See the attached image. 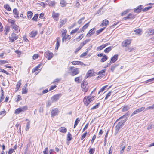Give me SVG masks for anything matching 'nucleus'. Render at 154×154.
Returning <instances> with one entry per match:
<instances>
[{
  "instance_id": "nucleus-1",
  "label": "nucleus",
  "mask_w": 154,
  "mask_h": 154,
  "mask_svg": "<svg viewBox=\"0 0 154 154\" xmlns=\"http://www.w3.org/2000/svg\"><path fill=\"white\" fill-rule=\"evenodd\" d=\"M68 71L70 74L72 76L75 75L79 72V69L77 68H75L73 66L70 67Z\"/></svg>"
},
{
  "instance_id": "nucleus-2",
  "label": "nucleus",
  "mask_w": 154,
  "mask_h": 154,
  "mask_svg": "<svg viewBox=\"0 0 154 154\" xmlns=\"http://www.w3.org/2000/svg\"><path fill=\"white\" fill-rule=\"evenodd\" d=\"M27 106H24L16 109L14 111V113L16 115H18L20 113H23L27 110Z\"/></svg>"
},
{
  "instance_id": "nucleus-3",
  "label": "nucleus",
  "mask_w": 154,
  "mask_h": 154,
  "mask_svg": "<svg viewBox=\"0 0 154 154\" xmlns=\"http://www.w3.org/2000/svg\"><path fill=\"white\" fill-rule=\"evenodd\" d=\"M94 100V97L91 96L85 97L84 98L83 101L85 105L88 106L91 102Z\"/></svg>"
},
{
  "instance_id": "nucleus-4",
  "label": "nucleus",
  "mask_w": 154,
  "mask_h": 154,
  "mask_svg": "<svg viewBox=\"0 0 154 154\" xmlns=\"http://www.w3.org/2000/svg\"><path fill=\"white\" fill-rule=\"evenodd\" d=\"M128 117V114L126 113L125 115H123L122 116L120 117L119 119L117 120V121H120V122H122L123 124H124V123L126 122V121L127 120Z\"/></svg>"
},
{
  "instance_id": "nucleus-5",
  "label": "nucleus",
  "mask_w": 154,
  "mask_h": 154,
  "mask_svg": "<svg viewBox=\"0 0 154 154\" xmlns=\"http://www.w3.org/2000/svg\"><path fill=\"white\" fill-rule=\"evenodd\" d=\"M61 96V94H58L54 95L51 97V100L52 101V102L54 103L57 101Z\"/></svg>"
},
{
  "instance_id": "nucleus-6",
  "label": "nucleus",
  "mask_w": 154,
  "mask_h": 154,
  "mask_svg": "<svg viewBox=\"0 0 154 154\" xmlns=\"http://www.w3.org/2000/svg\"><path fill=\"white\" fill-rule=\"evenodd\" d=\"M18 38V36L16 35L14 33H13L11 34V35L9 37V39L10 42H12L14 41L17 39Z\"/></svg>"
},
{
  "instance_id": "nucleus-7",
  "label": "nucleus",
  "mask_w": 154,
  "mask_h": 154,
  "mask_svg": "<svg viewBox=\"0 0 154 154\" xmlns=\"http://www.w3.org/2000/svg\"><path fill=\"white\" fill-rule=\"evenodd\" d=\"M44 55L45 57L49 60L52 58L53 56V54L48 50L45 53Z\"/></svg>"
},
{
  "instance_id": "nucleus-8",
  "label": "nucleus",
  "mask_w": 154,
  "mask_h": 154,
  "mask_svg": "<svg viewBox=\"0 0 154 154\" xmlns=\"http://www.w3.org/2000/svg\"><path fill=\"white\" fill-rule=\"evenodd\" d=\"M124 124L122 122H119L116 125L115 128L116 132L117 133L119 129L122 128Z\"/></svg>"
},
{
  "instance_id": "nucleus-9",
  "label": "nucleus",
  "mask_w": 154,
  "mask_h": 154,
  "mask_svg": "<svg viewBox=\"0 0 154 154\" xmlns=\"http://www.w3.org/2000/svg\"><path fill=\"white\" fill-rule=\"evenodd\" d=\"M145 107H142L134 111L133 113L131 115V117H132L134 115L137 114L139 112H141L145 109Z\"/></svg>"
},
{
  "instance_id": "nucleus-10",
  "label": "nucleus",
  "mask_w": 154,
  "mask_h": 154,
  "mask_svg": "<svg viewBox=\"0 0 154 154\" xmlns=\"http://www.w3.org/2000/svg\"><path fill=\"white\" fill-rule=\"evenodd\" d=\"M131 43V40H126L122 42V46L123 47H126L127 45L130 44Z\"/></svg>"
},
{
  "instance_id": "nucleus-11",
  "label": "nucleus",
  "mask_w": 154,
  "mask_h": 154,
  "mask_svg": "<svg viewBox=\"0 0 154 154\" xmlns=\"http://www.w3.org/2000/svg\"><path fill=\"white\" fill-rule=\"evenodd\" d=\"M94 75L95 74L94 71L91 70H89L86 74V76L87 78L92 76Z\"/></svg>"
},
{
  "instance_id": "nucleus-12",
  "label": "nucleus",
  "mask_w": 154,
  "mask_h": 154,
  "mask_svg": "<svg viewBox=\"0 0 154 154\" xmlns=\"http://www.w3.org/2000/svg\"><path fill=\"white\" fill-rule=\"evenodd\" d=\"M94 29L95 28H94L90 29L87 34L86 36L89 37L92 35L95 32V31H94Z\"/></svg>"
},
{
  "instance_id": "nucleus-13",
  "label": "nucleus",
  "mask_w": 154,
  "mask_h": 154,
  "mask_svg": "<svg viewBox=\"0 0 154 154\" xmlns=\"http://www.w3.org/2000/svg\"><path fill=\"white\" fill-rule=\"evenodd\" d=\"M118 55L116 54L114 55L111 58L110 63H112L116 62L118 59Z\"/></svg>"
},
{
  "instance_id": "nucleus-14",
  "label": "nucleus",
  "mask_w": 154,
  "mask_h": 154,
  "mask_svg": "<svg viewBox=\"0 0 154 154\" xmlns=\"http://www.w3.org/2000/svg\"><path fill=\"white\" fill-rule=\"evenodd\" d=\"M135 15L131 13H130L127 17L123 18L124 20L132 19L134 18Z\"/></svg>"
},
{
  "instance_id": "nucleus-15",
  "label": "nucleus",
  "mask_w": 154,
  "mask_h": 154,
  "mask_svg": "<svg viewBox=\"0 0 154 154\" xmlns=\"http://www.w3.org/2000/svg\"><path fill=\"white\" fill-rule=\"evenodd\" d=\"M135 48L131 47H126L125 48V51H126L131 52L134 51V50H135Z\"/></svg>"
},
{
  "instance_id": "nucleus-16",
  "label": "nucleus",
  "mask_w": 154,
  "mask_h": 154,
  "mask_svg": "<svg viewBox=\"0 0 154 154\" xmlns=\"http://www.w3.org/2000/svg\"><path fill=\"white\" fill-rule=\"evenodd\" d=\"M13 12L14 14V17L16 18H18L19 17V13L17 10L16 8H14L13 9Z\"/></svg>"
},
{
  "instance_id": "nucleus-17",
  "label": "nucleus",
  "mask_w": 154,
  "mask_h": 154,
  "mask_svg": "<svg viewBox=\"0 0 154 154\" xmlns=\"http://www.w3.org/2000/svg\"><path fill=\"white\" fill-rule=\"evenodd\" d=\"M142 5H140L137 8L134 9V12L136 13H139L141 12V11L142 9Z\"/></svg>"
},
{
  "instance_id": "nucleus-18",
  "label": "nucleus",
  "mask_w": 154,
  "mask_h": 154,
  "mask_svg": "<svg viewBox=\"0 0 154 154\" xmlns=\"http://www.w3.org/2000/svg\"><path fill=\"white\" fill-rule=\"evenodd\" d=\"M109 23V21L106 19L104 20L103 21L102 23L101 24L100 26H106L108 25Z\"/></svg>"
},
{
  "instance_id": "nucleus-19",
  "label": "nucleus",
  "mask_w": 154,
  "mask_h": 154,
  "mask_svg": "<svg viewBox=\"0 0 154 154\" xmlns=\"http://www.w3.org/2000/svg\"><path fill=\"white\" fill-rule=\"evenodd\" d=\"M71 63L73 65H82L84 64L83 63L80 61H73L71 62Z\"/></svg>"
},
{
  "instance_id": "nucleus-20",
  "label": "nucleus",
  "mask_w": 154,
  "mask_h": 154,
  "mask_svg": "<svg viewBox=\"0 0 154 154\" xmlns=\"http://www.w3.org/2000/svg\"><path fill=\"white\" fill-rule=\"evenodd\" d=\"M142 30L140 29H137L134 30V32H135L136 35L140 36L141 34Z\"/></svg>"
},
{
  "instance_id": "nucleus-21",
  "label": "nucleus",
  "mask_w": 154,
  "mask_h": 154,
  "mask_svg": "<svg viewBox=\"0 0 154 154\" xmlns=\"http://www.w3.org/2000/svg\"><path fill=\"white\" fill-rule=\"evenodd\" d=\"M113 48L112 46H109L106 48L104 51L105 53H108Z\"/></svg>"
},
{
  "instance_id": "nucleus-22",
  "label": "nucleus",
  "mask_w": 154,
  "mask_h": 154,
  "mask_svg": "<svg viewBox=\"0 0 154 154\" xmlns=\"http://www.w3.org/2000/svg\"><path fill=\"white\" fill-rule=\"evenodd\" d=\"M37 31H32L30 34V37H35L37 35Z\"/></svg>"
},
{
  "instance_id": "nucleus-23",
  "label": "nucleus",
  "mask_w": 154,
  "mask_h": 154,
  "mask_svg": "<svg viewBox=\"0 0 154 154\" xmlns=\"http://www.w3.org/2000/svg\"><path fill=\"white\" fill-rule=\"evenodd\" d=\"M59 130L60 132L63 133H65L67 131V129L66 128L64 127H61L60 128Z\"/></svg>"
},
{
  "instance_id": "nucleus-24",
  "label": "nucleus",
  "mask_w": 154,
  "mask_h": 154,
  "mask_svg": "<svg viewBox=\"0 0 154 154\" xmlns=\"http://www.w3.org/2000/svg\"><path fill=\"white\" fill-rule=\"evenodd\" d=\"M67 20L66 19H65L61 20L60 22V27H61L64 24L67 22Z\"/></svg>"
},
{
  "instance_id": "nucleus-25",
  "label": "nucleus",
  "mask_w": 154,
  "mask_h": 154,
  "mask_svg": "<svg viewBox=\"0 0 154 154\" xmlns=\"http://www.w3.org/2000/svg\"><path fill=\"white\" fill-rule=\"evenodd\" d=\"M13 29H14L16 32H18L19 31V27L16 24L11 27Z\"/></svg>"
},
{
  "instance_id": "nucleus-26",
  "label": "nucleus",
  "mask_w": 154,
  "mask_h": 154,
  "mask_svg": "<svg viewBox=\"0 0 154 154\" xmlns=\"http://www.w3.org/2000/svg\"><path fill=\"white\" fill-rule=\"evenodd\" d=\"M58 110V109H55L52 110L51 111V115L52 116H54L57 115V113Z\"/></svg>"
},
{
  "instance_id": "nucleus-27",
  "label": "nucleus",
  "mask_w": 154,
  "mask_h": 154,
  "mask_svg": "<svg viewBox=\"0 0 154 154\" xmlns=\"http://www.w3.org/2000/svg\"><path fill=\"white\" fill-rule=\"evenodd\" d=\"M107 56L105 55H104L103 56V58L101 59L100 62H103L106 61L107 60Z\"/></svg>"
},
{
  "instance_id": "nucleus-28",
  "label": "nucleus",
  "mask_w": 154,
  "mask_h": 154,
  "mask_svg": "<svg viewBox=\"0 0 154 154\" xmlns=\"http://www.w3.org/2000/svg\"><path fill=\"white\" fill-rule=\"evenodd\" d=\"M66 2L64 0H61L60 5L62 7H63L66 5Z\"/></svg>"
},
{
  "instance_id": "nucleus-29",
  "label": "nucleus",
  "mask_w": 154,
  "mask_h": 154,
  "mask_svg": "<svg viewBox=\"0 0 154 154\" xmlns=\"http://www.w3.org/2000/svg\"><path fill=\"white\" fill-rule=\"evenodd\" d=\"M28 88L27 87H23L22 89V93L26 94L27 92Z\"/></svg>"
},
{
  "instance_id": "nucleus-30",
  "label": "nucleus",
  "mask_w": 154,
  "mask_h": 154,
  "mask_svg": "<svg viewBox=\"0 0 154 154\" xmlns=\"http://www.w3.org/2000/svg\"><path fill=\"white\" fill-rule=\"evenodd\" d=\"M4 8L8 11H10L11 10V7L8 4H5L4 5Z\"/></svg>"
},
{
  "instance_id": "nucleus-31",
  "label": "nucleus",
  "mask_w": 154,
  "mask_h": 154,
  "mask_svg": "<svg viewBox=\"0 0 154 154\" xmlns=\"http://www.w3.org/2000/svg\"><path fill=\"white\" fill-rule=\"evenodd\" d=\"M33 13L31 11H28L27 12V17L29 19H30L32 16Z\"/></svg>"
},
{
  "instance_id": "nucleus-32",
  "label": "nucleus",
  "mask_w": 154,
  "mask_h": 154,
  "mask_svg": "<svg viewBox=\"0 0 154 154\" xmlns=\"http://www.w3.org/2000/svg\"><path fill=\"white\" fill-rule=\"evenodd\" d=\"M15 21L11 19H9L8 20V22L11 24L10 26L11 27H12L13 26L15 25Z\"/></svg>"
},
{
  "instance_id": "nucleus-33",
  "label": "nucleus",
  "mask_w": 154,
  "mask_h": 154,
  "mask_svg": "<svg viewBox=\"0 0 154 154\" xmlns=\"http://www.w3.org/2000/svg\"><path fill=\"white\" fill-rule=\"evenodd\" d=\"M106 47V45L104 44L101 45L100 46H99L97 47V50H101L104 48Z\"/></svg>"
},
{
  "instance_id": "nucleus-34",
  "label": "nucleus",
  "mask_w": 154,
  "mask_h": 154,
  "mask_svg": "<svg viewBox=\"0 0 154 154\" xmlns=\"http://www.w3.org/2000/svg\"><path fill=\"white\" fill-rule=\"evenodd\" d=\"M113 91H110L109 93L107 94L106 97H105V100H107L109 97L111 95L112 93H113Z\"/></svg>"
},
{
  "instance_id": "nucleus-35",
  "label": "nucleus",
  "mask_w": 154,
  "mask_h": 154,
  "mask_svg": "<svg viewBox=\"0 0 154 154\" xmlns=\"http://www.w3.org/2000/svg\"><path fill=\"white\" fill-rule=\"evenodd\" d=\"M26 13L24 12H23L20 14V16L23 18H25L26 17Z\"/></svg>"
},
{
  "instance_id": "nucleus-36",
  "label": "nucleus",
  "mask_w": 154,
  "mask_h": 154,
  "mask_svg": "<svg viewBox=\"0 0 154 154\" xmlns=\"http://www.w3.org/2000/svg\"><path fill=\"white\" fill-rule=\"evenodd\" d=\"M130 108L129 106H125L122 109V111L123 112H125L127 111Z\"/></svg>"
},
{
  "instance_id": "nucleus-37",
  "label": "nucleus",
  "mask_w": 154,
  "mask_h": 154,
  "mask_svg": "<svg viewBox=\"0 0 154 154\" xmlns=\"http://www.w3.org/2000/svg\"><path fill=\"white\" fill-rule=\"evenodd\" d=\"M59 16L58 13H55L53 12L52 13V17L54 18H57Z\"/></svg>"
},
{
  "instance_id": "nucleus-38",
  "label": "nucleus",
  "mask_w": 154,
  "mask_h": 154,
  "mask_svg": "<svg viewBox=\"0 0 154 154\" xmlns=\"http://www.w3.org/2000/svg\"><path fill=\"white\" fill-rule=\"evenodd\" d=\"M9 28L8 26L5 27L4 31L5 32V34L6 35L9 32Z\"/></svg>"
},
{
  "instance_id": "nucleus-39",
  "label": "nucleus",
  "mask_w": 154,
  "mask_h": 154,
  "mask_svg": "<svg viewBox=\"0 0 154 154\" xmlns=\"http://www.w3.org/2000/svg\"><path fill=\"white\" fill-rule=\"evenodd\" d=\"M105 29V28H103L100 29L99 30H97L96 31V34L97 35H98L100 34L101 32H102Z\"/></svg>"
},
{
  "instance_id": "nucleus-40",
  "label": "nucleus",
  "mask_w": 154,
  "mask_h": 154,
  "mask_svg": "<svg viewBox=\"0 0 154 154\" xmlns=\"http://www.w3.org/2000/svg\"><path fill=\"white\" fill-rule=\"evenodd\" d=\"M72 139V135L69 132L67 134V139L68 141H70Z\"/></svg>"
},
{
  "instance_id": "nucleus-41",
  "label": "nucleus",
  "mask_w": 154,
  "mask_h": 154,
  "mask_svg": "<svg viewBox=\"0 0 154 154\" xmlns=\"http://www.w3.org/2000/svg\"><path fill=\"white\" fill-rule=\"evenodd\" d=\"M79 121L80 120L79 119V118H77L75 122V124L74 126V128H75L76 127Z\"/></svg>"
},
{
  "instance_id": "nucleus-42",
  "label": "nucleus",
  "mask_w": 154,
  "mask_h": 154,
  "mask_svg": "<svg viewBox=\"0 0 154 154\" xmlns=\"http://www.w3.org/2000/svg\"><path fill=\"white\" fill-rule=\"evenodd\" d=\"M89 22L88 23H87L85 24L82 27V31H84V30L86 29L89 25Z\"/></svg>"
},
{
  "instance_id": "nucleus-43",
  "label": "nucleus",
  "mask_w": 154,
  "mask_h": 154,
  "mask_svg": "<svg viewBox=\"0 0 154 154\" xmlns=\"http://www.w3.org/2000/svg\"><path fill=\"white\" fill-rule=\"evenodd\" d=\"M55 4V2L54 1L50 2L48 3L49 5L51 7L54 6Z\"/></svg>"
},
{
  "instance_id": "nucleus-44",
  "label": "nucleus",
  "mask_w": 154,
  "mask_h": 154,
  "mask_svg": "<svg viewBox=\"0 0 154 154\" xmlns=\"http://www.w3.org/2000/svg\"><path fill=\"white\" fill-rule=\"evenodd\" d=\"M90 41V39L85 40L83 42L81 43V44H82V45L83 46L85 45L88 42Z\"/></svg>"
},
{
  "instance_id": "nucleus-45",
  "label": "nucleus",
  "mask_w": 154,
  "mask_h": 154,
  "mask_svg": "<svg viewBox=\"0 0 154 154\" xmlns=\"http://www.w3.org/2000/svg\"><path fill=\"white\" fill-rule=\"evenodd\" d=\"M38 14H35L32 18V20H33L36 21H37V18L38 17Z\"/></svg>"
},
{
  "instance_id": "nucleus-46",
  "label": "nucleus",
  "mask_w": 154,
  "mask_h": 154,
  "mask_svg": "<svg viewBox=\"0 0 154 154\" xmlns=\"http://www.w3.org/2000/svg\"><path fill=\"white\" fill-rule=\"evenodd\" d=\"M104 73H105L104 70H102L99 72V74L101 73L100 75V77H103L104 75L103 74Z\"/></svg>"
},
{
  "instance_id": "nucleus-47",
  "label": "nucleus",
  "mask_w": 154,
  "mask_h": 154,
  "mask_svg": "<svg viewBox=\"0 0 154 154\" xmlns=\"http://www.w3.org/2000/svg\"><path fill=\"white\" fill-rule=\"evenodd\" d=\"M95 151V149L94 148H91L89 151V153L90 154H93Z\"/></svg>"
},
{
  "instance_id": "nucleus-48",
  "label": "nucleus",
  "mask_w": 154,
  "mask_h": 154,
  "mask_svg": "<svg viewBox=\"0 0 154 154\" xmlns=\"http://www.w3.org/2000/svg\"><path fill=\"white\" fill-rule=\"evenodd\" d=\"M82 34L80 35V36H79L78 37L76 38V41H79L80 39H82L83 37V36H82Z\"/></svg>"
},
{
  "instance_id": "nucleus-49",
  "label": "nucleus",
  "mask_w": 154,
  "mask_h": 154,
  "mask_svg": "<svg viewBox=\"0 0 154 154\" xmlns=\"http://www.w3.org/2000/svg\"><path fill=\"white\" fill-rule=\"evenodd\" d=\"M151 8V6H149L146 7L142 10V11L144 12L146 11H147L149 10Z\"/></svg>"
},
{
  "instance_id": "nucleus-50",
  "label": "nucleus",
  "mask_w": 154,
  "mask_h": 154,
  "mask_svg": "<svg viewBox=\"0 0 154 154\" xmlns=\"http://www.w3.org/2000/svg\"><path fill=\"white\" fill-rule=\"evenodd\" d=\"M0 72L5 73L7 75H10V74L8 72H7L6 71L2 69H0Z\"/></svg>"
},
{
  "instance_id": "nucleus-51",
  "label": "nucleus",
  "mask_w": 154,
  "mask_h": 154,
  "mask_svg": "<svg viewBox=\"0 0 154 154\" xmlns=\"http://www.w3.org/2000/svg\"><path fill=\"white\" fill-rule=\"evenodd\" d=\"M44 154H48V147H46L45 149V150L43 151Z\"/></svg>"
},
{
  "instance_id": "nucleus-52",
  "label": "nucleus",
  "mask_w": 154,
  "mask_h": 154,
  "mask_svg": "<svg viewBox=\"0 0 154 154\" xmlns=\"http://www.w3.org/2000/svg\"><path fill=\"white\" fill-rule=\"evenodd\" d=\"M118 66V65L116 64V65L112 66L111 67V70L112 71V72H113L114 71L115 68L116 67H117Z\"/></svg>"
},
{
  "instance_id": "nucleus-53",
  "label": "nucleus",
  "mask_w": 154,
  "mask_h": 154,
  "mask_svg": "<svg viewBox=\"0 0 154 154\" xmlns=\"http://www.w3.org/2000/svg\"><path fill=\"white\" fill-rule=\"evenodd\" d=\"M100 104L99 103H97L96 105L94 106L91 109V110L94 109H96L98 108L99 106L100 105Z\"/></svg>"
},
{
  "instance_id": "nucleus-54",
  "label": "nucleus",
  "mask_w": 154,
  "mask_h": 154,
  "mask_svg": "<svg viewBox=\"0 0 154 154\" xmlns=\"http://www.w3.org/2000/svg\"><path fill=\"white\" fill-rule=\"evenodd\" d=\"M154 109V104L148 107L146 109V110H148L149 109Z\"/></svg>"
},
{
  "instance_id": "nucleus-55",
  "label": "nucleus",
  "mask_w": 154,
  "mask_h": 154,
  "mask_svg": "<svg viewBox=\"0 0 154 154\" xmlns=\"http://www.w3.org/2000/svg\"><path fill=\"white\" fill-rule=\"evenodd\" d=\"M88 53V51H87L86 52L82 53L80 56L81 57H83L86 56Z\"/></svg>"
},
{
  "instance_id": "nucleus-56",
  "label": "nucleus",
  "mask_w": 154,
  "mask_h": 154,
  "mask_svg": "<svg viewBox=\"0 0 154 154\" xmlns=\"http://www.w3.org/2000/svg\"><path fill=\"white\" fill-rule=\"evenodd\" d=\"M30 126V122H28L26 125V131H27L29 128Z\"/></svg>"
},
{
  "instance_id": "nucleus-57",
  "label": "nucleus",
  "mask_w": 154,
  "mask_h": 154,
  "mask_svg": "<svg viewBox=\"0 0 154 154\" xmlns=\"http://www.w3.org/2000/svg\"><path fill=\"white\" fill-rule=\"evenodd\" d=\"M87 133L86 132H85L82 135L81 138V140H83L86 137L87 135Z\"/></svg>"
},
{
  "instance_id": "nucleus-58",
  "label": "nucleus",
  "mask_w": 154,
  "mask_h": 154,
  "mask_svg": "<svg viewBox=\"0 0 154 154\" xmlns=\"http://www.w3.org/2000/svg\"><path fill=\"white\" fill-rule=\"evenodd\" d=\"M79 29L78 28H76L75 29L73 30L70 33L71 34H73L77 32V31Z\"/></svg>"
},
{
  "instance_id": "nucleus-59",
  "label": "nucleus",
  "mask_w": 154,
  "mask_h": 154,
  "mask_svg": "<svg viewBox=\"0 0 154 154\" xmlns=\"http://www.w3.org/2000/svg\"><path fill=\"white\" fill-rule=\"evenodd\" d=\"M21 99V97L20 96L18 95L17 96V98L16 100V102H18Z\"/></svg>"
},
{
  "instance_id": "nucleus-60",
  "label": "nucleus",
  "mask_w": 154,
  "mask_h": 154,
  "mask_svg": "<svg viewBox=\"0 0 154 154\" xmlns=\"http://www.w3.org/2000/svg\"><path fill=\"white\" fill-rule=\"evenodd\" d=\"M60 38H57V43H56V45H60Z\"/></svg>"
},
{
  "instance_id": "nucleus-61",
  "label": "nucleus",
  "mask_w": 154,
  "mask_h": 154,
  "mask_svg": "<svg viewBox=\"0 0 154 154\" xmlns=\"http://www.w3.org/2000/svg\"><path fill=\"white\" fill-rule=\"evenodd\" d=\"M82 89L84 92H87L88 90V88L87 87H82Z\"/></svg>"
},
{
  "instance_id": "nucleus-62",
  "label": "nucleus",
  "mask_w": 154,
  "mask_h": 154,
  "mask_svg": "<svg viewBox=\"0 0 154 154\" xmlns=\"http://www.w3.org/2000/svg\"><path fill=\"white\" fill-rule=\"evenodd\" d=\"M85 19V17H83L82 18H81L78 21V24H80L82 22V21L83 20H84Z\"/></svg>"
},
{
  "instance_id": "nucleus-63",
  "label": "nucleus",
  "mask_w": 154,
  "mask_h": 154,
  "mask_svg": "<svg viewBox=\"0 0 154 154\" xmlns=\"http://www.w3.org/2000/svg\"><path fill=\"white\" fill-rule=\"evenodd\" d=\"M4 94H1L0 102H2L4 99Z\"/></svg>"
},
{
  "instance_id": "nucleus-64",
  "label": "nucleus",
  "mask_w": 154,
  "mask_h": 154,
  "mask_svg": "<svg viewBox=\"0 0 154 154\" xmlns=\"http://www.w3.org/2000/svg\"><path fill=\"white\" fill-rule=\"evenodd\" d=\"M87 84V82L86 81H83L81 84L82 86H85V87L86 85Z\"/></svg>"
}]
</instances>
